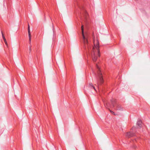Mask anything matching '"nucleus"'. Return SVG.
I'll list each match as a JSON object with an SVG mask.
<instances>
[{"label":"nucleus","instance_id":"f257e3e1","mask_svg":"<svg viewBox=\"0 0 150 150\" xmlns=\"http://www.w3.org/2000/svg\"><path fill=\"white\" fill-rule=\"evenodd\" d=\"M76 14L80 19L86 22L88 14L83 6V0H74Z\"/></svg>","mask_w":150,"mask_h":150},{"label":"nucleus","instance_id":"f03ea898","mask_svg":"<svg viewBox=\"0 0 150 150\" xmlns=\"http://www.w3.org/2000/svg\"><path fill=\"white\" fill-rule=\"evenodd\" d=\"M84 27L83 25H81V30L82 31V38L83 41V42L85 45V47L87 46L89 47V43L88 41V36L87 35L85 36L84 33Z\"/></svg>","mask_w":150,"mask_h":150},{"label":"nucleus","instance_id":"7ed1b4c3","mask_svg":"<svg viewBox=\"0 0 150 150\" xmlns=\"http://www.w3.org/2000/svg\"><path fill=\"white\" fill-rule=\"evenodd\" d=\"M92 55L93 54L95 55L98 54L99 56H100L99 54L100 50L99 47H93L92 50Z\"/></svg>","mask_w":150,"mask_h":150},{"label":"nucleus","instance_id":"20e7f679","mask_svg":"<svg viewBox=\"0 0 150 150\" xmlns=\"http://www.w3.org/2000/svg\"><path fill=\"white\" fill-rule=\"evenodd\" d=\"M96 66L97 68L98 69V71H97V73L98 74V76L99 78L100 81V84H101L103 82V79L102 78V74L100 73V70H99V68L98 67V65L97 64H96Z\"/></svg>","mask_w":150,"mask_h":150},{"label":"nucleus","instance_id":"39448f33","mask_svg":"<svg viewBox=\"0 0 150 150\" xmlns=\"http://www.w3.org/2000/svg\"><path fill=\"white\" fill-rule=\"evenodd\" d=\"M93 44L94 45V47H100L99 46V43L98 40H96V41L93 40Z\"/></svg>","mask_w":150,"mask_h":150},{"label":"nucleus","instance_id":"423d86ee","mask_svg":"<svg viewBox=\"0 0 150 150\" xmlns=\"http://www.w3.org/2000/svg\"><path fill=\"white\" fill-rule=\"evenodd\" d=\"M28 37L29 38V40L30 42L31 41V35L30 33V26L29 25H28Z\"/></svg>","mask_w":150,"mask_h":150},{"label":"nucleus","instance_id":"0eeeda50","mask_svg":"<svg viewBox=\"0 0 150 150\" xmlns=\"http://www.w3.org/2000/svg\"><path fill=\"white\" fill-rule=\"evenodd\" d=\"M92 55L93 60L94 62H95L97 59V55H94L93 54Z\"/></svg>","mask_w":150,"mask_h":150},{"label":"nucleus","instance_id":"6e6552de","mask_svg":"<svg viewBox=\"0 0 150 150\" xmlns=\"http://www.w3.org/2000/svg\"><path fill=\"white\" fill-rule=\"evenodd\" d=\"M1 33H2V37H3V39L4 40V42H5L6 44V46H8L6 40L5 38V36L3 35V34L2 32H1Z\"/></svg>","mask_w":150,"mask_h":150},{"label":"nucleus","instance_id":"1a4fd4ad","mask_svg":"<svg viewBox=\"0 0 150 150\" xmlns=\"http://www.w3.org/2000/svg\"><path fill=\"white\" fill-rule=\"evenodd\" d=\"M126 136L128 137H130L133 136V134L131 132H129L127 134Z\"/></svg>","mask_w":150,"mask_h":150},{"label":"nucleus","instance_id":"9d476101","mask_svg":"<svg viewBox=\"0 0 150 150\" xmlns=\"http://www.w3.org/2000/svg\"><path fill=\"white\" fill-rule=\"evenodd\" d=\"M88 86L90 87L93 88L95 91H96L95 87L93 86L92 83H89Z\"/></svg>","mask_w":150,"mask_h":150},{"label":"nucleus","instance_id":"9b49d317","mask_svg":"<svg viewBox=\"0 0 150 150\" xmlns=\"http://www.w3.org/2000/svg\"><path fill=\"white\" fill-rule=\"evenodd\" d=\"M142 123V122L141 121H139L138 122L137 125L140 127H141V126Z\"/></svg>","mask_w":150,"mask_h":150},{"label":"nucleus","instance_id":"f8f14e48","mask_svg":"<svg viewBox=\"0 0 150 150\" xmlns=\"http://www.w3.org/2000/svg\"><path fill=\"white\" fill-rule=\"evenodd\" d=\"M111 103H112V105H111V107H114V102L115 101L114 100L112 99V100H111Z\"/></svg>","mask_w":150,"mask_h":150},{"label":"nucleus","instance_id":"ddd939ff","mask_svg":"<svg viewBox=\"0 0 150 150\" xmlns=\"http://www.w3.org/2000/svg\"><path fill=\"white\" fill-rule=\"evenodd\" d=\"M110 112H111L112 114H114V112L113 111H111V110H110Z\"/></svg>","mask_w":150,"mask_h":150}]
</instances>
